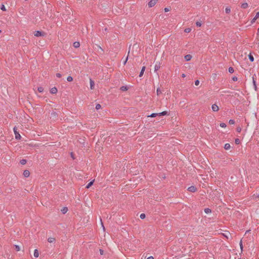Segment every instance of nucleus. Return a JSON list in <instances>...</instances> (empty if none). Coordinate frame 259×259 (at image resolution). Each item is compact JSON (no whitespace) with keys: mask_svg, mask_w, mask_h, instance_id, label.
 I'll return each instance as SVG.
<instances>
[{"mask_svg":"<svg viewBox=\"0 0 259 259\" xmlns=\"http://www.w3.org/2000/svg\"><path fill=\"white\" fill-rule=\"evenodd\" d=\"M46 33L45 32L41 31H35L34 32V36H35L36 37L44 36L46 35Z\"/></svg>","mask_w":259,"mask_h":259,"instance_id":"obj_1","label":"nucleus"},{"mask_svg":"<svg viewBox=\"0 0 259 259\" xmlns=\"http://www.w3.org/2000/svg\"><path fill=\"white\" fill-rule=\"evenodd\" d=\"M14 132L15 133V138L17 140H20V138H21V136L19 134V132H18L17 131V128L16 127H14Z\"/></svg>","mask_w":259,"mask_h":259,"instance_id":"obj_2","label":"nucleus"},{"mask_svg":"<svg viewBox=\"0 0 259 259\" xmlns=\"http://www.w3.org/2000/svg\"><path fill=\"white\" fill-rule=\"evenodd\" d=\"M68 66V65L67 62L64 63L63 64H62V65L60 66V69L63 70H64L65 71H66L67 70Z\"/></svg>","mask_w":259,"mask_h":259,"instance_id":"obj_3","label":"nucleus"},{"mask_svg":"<svg viewBox=\"0 0 259 259\" xmlns=\"http://www.w3.org/2000/svg\"><path fill=\"white\" fill-rule=\"evenodd\" d=\"M161 67V63L159 62H156L154 66V71L156 72L158 71Z\"/></svg>","mask_w":259,"mask_h":259,"instance_id":"obj_4","label":"nucleus"},{"mask_svg":"<svg viewBox=\"0 0 259 259\" xmlns=\"http://www.w3.org/2000/svg\"><path fill=\"white\" fill-rule=\"evenodd\" d=\"M188 191L191 192H195L197 191V188L194 186H191L187 189Z\"/></svg>","mask_w":259,"mask_h":259,"instance_id":"obj_5","label":"nucleus"},{"mask_svg":"<svg viewBox=\"0 0 259 259\" xmlns=\"http://www.w3.org/2000/svg\"><path fill=\"white\" fill-rule=\"evenodd\" d=\"M158 0H151L149 3L148 6L149 7H153L157 3Z\"/></svg>","mask_w":259,"mask_h":259,"instance_id":"obj_6","label":"nucleus"},{"mask_svg":"<svg viewBox=\"0 0 259 259\" xmlns=\"http://www.w3.org/2000/svg\"><path fill=\"white\" fill-rule=\"evenodd\" d=\"M211 109L213 111L217 112V111H219V107L217 104H214L211 106Z\"/></svg>","mask_w":259,"mask_h":259,"instance_id":"obj_7","label":"nucleus"},{"mask_svg":"<svg viewBox=\"0 0 259 259\" xmlns=\"http://www.w3.org/2000/svg\"><path fill=\"white\" fill-rule=\"evenodd\" d=\"M58 90L56 87H53L50 90V93L52 94H55L57 93Z\"/></svg>","mask_w":259,"mask_h":259,"instance_id":"obj_8","label":"nucleus"},{"mask_svg":"<svg viewBox=\"0 0 259 259\" xmlns=\"http://www.w3.org/2000/svg\"><path fill=\"white\" fill-rule=\"evenodd\" d=\"M23 175L25 177H28L30 175V172L28 170H25L23 172Z\"/></svg>","mask_w":259,"mask_h":259,"instance_id":"obj_9","label":"nucleus"},{"mask_svg":"<svg viewBox=\"0 0 259 259\" xmlns=\"http://www.w3.org/2000/svg\"><path fill=\"white\" fill-rule=\"evenodd\" d=\"M184 58L186 61H189L191 59L192 56L191 55H186L185 56Z\"/></svg>","mask_w":259,"mask_h":259,"instance_id":"obj_10","label":"nucleus"},{"mask_svg":"<svg viewBox=\"0 0 259 259\" xmlns=\"http://www.w3.org/2000/svg\"><path fill=\"white\" fill-rule=\"evenodd\" d=\"M90 88L92 90H93L94 88V85H95L94 81L91 78H90Z\"/></svg>","mask_w":259,"mask_h":259,"instance_id":"obj_11","label":"nucleus"},{"mask_svg":"<svg viewBox=\"0 0 259 259\" xmlns=\"http://www.w3.org/2000/svg\"><path fill=\"white\" fill-rule=\"evenodd\" d=\"M145 68H146L145 66H143V67L142 68V69H141V72H140V75H139V76H140V77H142V75H143L144 72V71H145Z\"/></svg>","mask_w":259,"mask_h":259,"instance_id":"obj_12","label":"nucleus"},{"mask_svg":"<svg viewBox=\"0 0 259 259\" xmlns=\"http://www.w3.org/2000/svg\"><path fill=\"white\" fill-rule=\"evenodd\" d=\"M168 112L166 111H163L162 112L158 113V115L159 116H164L166 115H168Z\"/></svg>","mask_w":259,"mask_h":259,"instance_id":"obj_13","label":"nucleus"},{"mask_svg":"<svg viewBox=\"0 0 259 259\" xmlns=\"http://www.w3.org/2000/svg\"><path fill=\"white\" fill-rule=\"evenodd\" d=\"M80 44L78 41H75L73 43V47L75 48L79 47Z\"/></svg>","mask_w":259,"mask_h":259,"instance_id":"obj_14","label":"nucleus"},{"mask_svg":"<svg viewBox=\"0 0 259 259\" xmlns=\"http://www.w3.org/2000/svg\"><path fill=\"white\" fill-rule=\"evenodd\" d=\"M94 180L91 181L88 185L87 186H86V188L87 189H89L90 187H91L93 184H94Z\"/></svg>","mask_w":259,"mask_h":259,"instance_id":"obj_15","label":"nucleus"},{"mask_svg":"<svg viewBox=\"0 0 259 259\" xmlns=\"http://www.w3.org/2000/svg\"><path fill=\"white\" fill-rule=\"evenodd\" d=\"M241 8L242 9H246L248 7V4L246 3H244L241 4Z\"/></svg>","mask_w":259,"mask_h":259,"instance_id":"obj_16","label":"nucleus"},{"mask_svg":"<svg viewBox=\"0 0 259 259\" xmlns=\"http://www.w3.org/2000/svg\"><path fill=\"white\" fill-rule=\"evenodd\" d=\"M55 241V238L54 237H49L48 239V241L50 243L54 242Z\"/></svg>","mask_w":259,"mask_h":259,"instance_id":"obj_17","label":"nucleus"},{"mask_svg":"<svg viewBox=\"0 0 259 259\" xmlns=\"http://www.w3.org/2000/svg\"><path fill=\"white\" fill-rule=\"evenodd\" d=\"M39 255V252L37 249H35L34 251V256L35 257H37Z\"/></svg>","mask_w":259,"mask_h":259,"instance_id":"obj_18","label":"nucleus"},{"mask_svg":"<svg viewBox=\"0 0 259 259\" xmlns=\"http://www.w3.org/2000/svg\"><path fill=\"white\" fill-rule=\"evenodd\" d=\"M230 144L229 143H226L225 144V146H224V148L226 150H229L230 148Z\"/></svg>","mask_w":259,"mask_h":259,"instance_id":"obj_19","label":"nucleus"},{"mask_svg":"<svg viewBox=\"0 0 259 259\" xmlns=\"http://www.w3.org/2000/svg\"><path fill=\"white\" fill-rule=\"evenodd\" d=\"M120 89L122 91H126L128 90V88L126 86H122Z\"/></svg>","mask_w":259,"mask_h":259,"instance_id":"obj_20","label":"nucleus"},{"mask_svg":"<svg viewBox=\"0 0 259 259\" xmlns=\"http://www.w3.org/2000/svg\"><path fill=\"white\" fill-rule=\"evenodd\" d=\"M248 58H249V60L251 62H253L254 61V57H253V56L251 54H250L248 55Z\"/></svg>","mask_w":259,"mask_h":259,"instance_id":"obj_21","label":"nucleus"},{"mask_svg":"<svg viewBox=\"0 0 259 259\" xmlns=\"http://www.w3.org/2000/svg\"><path fill=\"white\" fill-rule=\"evenodd\" d=\"M62 213L63 214H65L67 212V211H68V208L67 207H64L62 210H61Z\"/></svg>","mask_w":259,"mask_h":259,"instance_id":"obj_22","label":"nucleus"},{"mask_svg":"<svg viewBox=\"0 0 259 259\" xmlns=\"http://www.w3.org/2000/svg\"><path fill=\"white\" fill-rule=\"evenodd\" d=\"M20 163L22 165H24L26 163L27 160L26 159H23L20 160Z\"/></svg>","mask_w":259,"mask_h":259,"instance_id":"obj_23","label":"nucleus"},{"mask_svg":"<svg viewBox=\"0 0 259 259\" xmlns=\"http://www.w3.org/2000/svg\"><path fill=\"white\" fill-rule=\"evenodd\" d=\"M204 212L206 213H210L211 212V210L210 209H209L208 208H206L204 209Z\"/></svg>","mask_w":259,"mask_h":259,"instance_id":"obj_24","label":"nucleus"},{"mask_svg":"<svg viewBox=\"0 0 259 259\" xmlns=\"http://www.w3.org/2000/svg\"><path fill=\"white\" fill-rule=\"evenodd\" d=\"M156 92H157V96H159L160 94H162V92H161V90L160 89V88L157 89Z\"/></svg>","mask_w":259,"mask_h":259,"instance_id":"obj_25","label":"nucleus"},{"mask_svg":"<svg viewBox=\"0 0 259 259\" xmlns=\"http://www.w3.org/2000/svg\"><path fill=\"white\" fill-rule=\"evenodd\" d=\"M228 71L230 73H233L234 71V68L232 67H230L228 69Z\"/></svg>","mask_w":259,"mask_h":259,"instance_id":"obj_26","label":"nucleus"},{"mask_svg":"<svg viewBox=\"0 0 259 259\" xmlns=\"http://www.w3.org/2000/svg\"><path fill=\"white\" fill-rule=\"evenodd\" d=\"M225 12L227 14H229L231 12V9L229 7H227L225 9Z\"/></svg>","mask_w":259,"mask_h":259,"instance_id":"obj_27","label":"nucleus"},{"mask_svg":"<svg viewBox=\"0 0 259 259\" xmlns=\"http://www.w3.org/2000/svg\"><path fill=\"white\" fill-rule=\"evenodd\" d=\"M37 91L39 93H42L44 91V88L41 87H38Z\"/></svg>","mask_w":259,"mask_h":259,"instance_id":"obj_28","label":"nucleus"},{"mask_svg":"<svg viewBox=\"0 0 259 259\" xmlns=\"http://www.w3.org/2000/svg\"><path fill=\"white\" fill-rule=\"evenodd\" d=\"M67 80L68 81L71 82L73 80V77L71 76H69L67 77Z\"/></svg>","mask_w":259,"mask_h":259,"instance_id":"obj_29","label":"nucleus"},{"mask_svg":"<svg viewBox=\"0 0 259 259\" xmlns=\"http://www.w3.org/2000/svg\"><path fill=\"white\" fill-rule=\"evenodd\" d=\"M1 9L2 11H6V7H5L4 5H2L1 7Z\"/></svg>","mask_w":259,"mask_h":259,"instance_id":"obj_30","label":"nucleus"},{"mask_svg":"<svg viewBox=\"0 0 259 259\" xmlns=\"http://www.w3.org/2000/svg\"><path fill=\"white\" fill-rule=\"evenodd\" d=\"M101 108V106L100 104H97L96 105V109L97 110H99L100 109V108Z\"/></svg>","mask_w":259,"mask_h":259,"instance_id":"obj_31","label":"nucleus"},{"mask_svg":"<svg viewBox=\"0 0 259 259\" xmlns=\"http://www.w3.org/2000/svg\"><path fill=\"white\" fill-rule=\"evenodd\" d=\"M157 115H158V113H152L149 116L151 117H155Z\"/></svg>","mask_w":259,"mask_h":259,"instance_id":"obj_32","label":"nucleus"},{"mask_svg":"<svg viewBox=\"0 0 259 259\" xmlns=\"http://www.w3.org/2000/svg\"><path fill=\"white\" fill-rule=\"evenodd\" d=\"M235 121L233 119H230L229 121V123L230 124H235Z\"/></svg>","mask_w":259,"mask_h":259,"instance_id":"obj_33","label":"nucleus"},{"mask_svg":"<svg viewBox=\"0 0 259 259\" xmlns=\"http://www.w3.org/2000/svg\"><path fill=\"white\" fill-rule=\"evenodd\" d=\"M235 143L236 144H239L240 143V140L239 139H236L235 140Z\"/></svg>","mask_w":259,"mask_h":259,"instance_id":"obj_34","label":"nucleus"},{"mask_svg":"<svg viewBox=\"0 0 259 259\" xmlns=\"http://www.w3.org/2000/svg\"><path fill=\"white\" fill-rule=\"evenodd\" d=\"M140 218L141 219H144L145 218L146 215H145V214L144 213H142V214H140Z\"/></svg>","mask_w":259,"mask_h":259,"instance_id":"obj_35","label":"nucleus"},{"mask_svg":"<svg viewBox=\"0 0 259 259\" xmlns=\"http://www.w3.org/2000/svg\"><path fill=\"white\" fill-rule=\"evenodd\" d=\"M15 249L17 251H18L20 250V247L18 245H15Z\"/></svg>","mask_w":259,"mask_h":259,"instance_id":"obj_36","label":"nucleus"},{"mask_svg":"<svg viewBox=\"0 0 259 259\" xmlns=\"http://www.w3.org/2000/svg\"><path fill=\"white\" fill-rule=\"evenodd\" d=\"M236 131L238 133L241 132V128L240 126H238L236 128Z\"/></svg>","mask_w":259,"mask_h":259,"instance_id":"obj_37","label":"nucleus"},{"mask_svg":"<svg viewBox=\"0 0 259 259\" xmlns=\"http://www.w3.org/2000/svg\"><path fill=\"white\" fill-rule=\"evenodd\" d=\"M259 18V12L256 13L255 17H254V19H257Z\"/></svg>","mask_w":259,"mask_h":259,"instance_id":"obj_38","label":"nucleus"},{"mask_svg":"<svg viewBox=\"0 0 259 259\" xmlns=\"http://www.w3.org/2000/svg\"><path fill=\"white\" fill-rule=\"evenodd\" d=\"M191 29L190 28H186L185 29V32L186 33H189L191 31Z\"/></svg>","mask_w":259,"mask_h":259,"instance_id":"obj_39","label":"nucleus"},{"mask_svg":"<svg viewBox=\"0 0 259 259\" xmlns=\"http://www.w3.org/2000/svg\"><path fill=\"white\" fill-rule=\"evenodd\" d=\"M196 26H198V27H200V26H201V22H199V21L196 22Z\"/></svg>","mask_w":259,"mask_h":259,"instance_id":"obj_40","label":"nucleus"},{"mask_svg":"<svg viewBox=\"0 0 259 259\" xmlns=\"http://www.w3.org/2000/svg\"><path fill=\"white\" fill-rule=\"evenodd\" d=\"M220 126L222 127H225L226 126V124L225 123H221Z\"/></svg>","mask_w":259,"mask_h":259,"instance_id":"obj_41","label":"nucleus"},{"mask_svg":"<svg viewBox=\"0 0 259 259\" xmlns=\"http://www.w3.org/2000/svg\"><path fill=\"white\" fill-rule=\"evenodd\" d=\"M239 245H240V248H241V250H242V249H243V245H242V240L240 241Z\"/></svg>","mask_w":259,"mask_h":259,"instance_id":"obj_42","label":"nucleus"},{"mask_svg":"<svg viewBox=\"0 0 259 259\" xmlns=\"http://www.w3.org/2000/svg\"><path fill=\"white\" fill-rule=\"evenodd\" d=\"M252 78H253V85H254V86L255 89H256V85L255 81V80H254V77H252Z\"/></svg>","mask_w":259,"mask_h":259,"instance_id":"obj_43","label":"nucleus"},{"mask_svg":"<svg viewBox=\"0 0 259 259\" xmlns=\"http://www.w3.org/2000/svg\"><path fill=\"white\" fill-rule=\"evenodd\" d=\"M252 78H253V85H254V86L255 89H256V85L255 81V80H254V77H252Z\"/></svg>","mask_w":259,"mask_h":259,"instance_id":"obj_44","label":"nucleus"},{"mask_svg":"<svg viewBox=\"0 0 259 259\" xmlns=\"http://www.w3.org/2000/svg\"><path fill=\"white\" fill-rule=\"evenodd\" d=\"M56 75L57 77H59V78H60L62 76L61 74H60V73H56Z\"/></svg>","mask_w":259,"mask_h":259,"instance_id":"obj_45","label":"nucleus"},{"mask_svg":"<svg viewBox=\"0 0 259 259\" xmlns=\"http://www.w3.org/2000/svg\"><path fill=\"white\" fill-rule=\"evenodd\" d=\"M232 80L234 81H236L238 80V78L236 76H234L232 77Z\"/></svg>","mask_w":259,"mask_h":259,"instance_id":"obj_46","label":"nucleus"},{"mask_svg":"<svg viewBox=\"0 0 259 259\" xmlns=\"http://www.w3.org/2000/svg\"><path fill=\"white\" fill-rule=\"evenodd\" d=\"M169 11H170V9L169 8H164V12H168Z\"/></svg>","mask_w":259,"mask_h":259,"instance_id":"obj_47","label":"nucleus"},{"mask_svg":"<svg viewBox=\"0 0 259 259\" xmlns=\"http://www.w3.org/2000/svg\"><path fill=\"white\" fill-rule=\"evenodd\" d=\"M199 81L198 80H195V84L196 85H199Z\"/></svg>","mask_w":259,"mask_h":259,"instance_id":"obj_48","label":"nucleus"},{"mask_svg":"<svg viewBox=\"0 0 259 259\" xmlns=\"http://www.w3.org/2000/svg\"><path fill=\"white\" fill-rule=\"evenodd\" d=\"M100 252L101 255H103L104 253V250L103 249H100Z\"/></svg>","mask_w":259,"mask_h":259,"instance_id":"obj_49","label":"nucleus"},{"mask_svg":"<svg viewBox=\"0 0 259 259\" xmlns=\"http://www.w3.org/2000/svg\"><path fill=\"white\" fill-rule=\"evenodd\" d=\"M128 59V56L126 58V59L125 61H124L123 64L125 65Z\"/></svg>","mask_w":259,"mask_h":259,"instance_id":"obj_50","label":"nucleus"},{"mask_svg":"<svg viewBox=\"0 0 259 259\" xmlns=\"http://www.w3.org/2000/svg\"><path fill=\"white\" fill-rule=\"evenodd\" d=\"M182 77L183 78H184V77H186V75H185L184 73H183V74H182Z\"/></svg>","mask_w":259,"mask_h":259,"instance_id":"obj_51","label":"nucleus"},{"mask_svg":"<svg viewBox=\"0 0 259 259\" xmlns=\"http://www.w3.org/2000/svg\"><path fill=\"white\" fill-rule=\"evenodd\" d=\"M147 259H154V258L153 256H150V257H148Z\"/></svg>","mask_w":259,"mask_h":259,"instance_id":"obj_52","label":"nucleus"},{"mask_svg":"<svg viewBox=\"0 0 259 259\" xmlns=\"http://www.w3.org/2000/svg\"><path fill=\"white\" fill-rule=\"evenodd\" d=\"M256 19H254V18L252 20L251 23L254 22L255 21Z\"/></svg>","mask_w":259,"mask_h":259,"instance_id":"obj_53","label":"nucleus"},{"mask_svg":"<svg viewBox=\"0 0 259 259\" xmlns=\"http://www.w3.org/2000/svg\"><path fill=\"white\" fill-rule=\"evenodd\" d=\"M104 30H105V31H108V29H107V28H105Z\"/></svg>","mask_w":259,"mask_h":259,"instance_id":"obj_54","label":"nucleus"},{"mask_svg":"<svg viewBox=\"0 0 259 259\" xmlns=\"http://www.w3.org/2000/svg\"><path fill=\"white\" fill-rule=\"evenodd\" d=\"M71 157H72L73 158H73V157L72 153H71Z\"/></svg>","mask_w":259,"mask_h":259,"instance_id":"obj_55","label":"nucleus"},{"mask_svg":"<svg viewBox=\"0 0 259 259\" xmlns=\"http://www.w3.org/2000/svg\"><path fill=\"white\" fill-rule=\"evenodd\" d=\"M85 0H81V2H84Z\"/></svg>","mask_w":259,"mask_h":259,"instance_id":"obj_56","label":"nucleus"},{"mask_svg":"<svg viewBox=\"0 0 259 259\" xmlns=\"http://www.w3.org/2000/svg\"><path fill=\"white\" fill-rule=\"evenodd\" d=\"M257 197H259V193H258V196H257Z\"/></svg>","mask_w":259,"mask_h":259,"instance_id":"obj_57","label":"nucleus"},{"mask_svg":"<svg viewBox=\"0 0 259 259\" xmlns=\"http://www.w3.org/2000/svg\"><path fill=\"white\" fill-rule=\"evenodd\" d=\"M2 31L0 30V33H1Z\"/></svg>","mask_w":259,"mask_h":259,"instance_id":"obj_58","label":"nucleus"}]
</instances>
